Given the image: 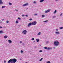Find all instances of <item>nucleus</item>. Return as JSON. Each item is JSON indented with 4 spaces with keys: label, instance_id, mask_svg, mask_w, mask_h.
<instances>
[{
    "label": "nucleus",
    "instance_id": "1",
    "mask_svg": "<svg viewBox=\"0 0 63 63\" xmlns=\"http://www.w3.org/2000/svg\"><path fill=\"white\" fill-rule=\"evenodd\" d=\"M16 59H12L9 60L8 62V63H15L16 62Z\"/></svg>",
    "mask_w": 63,
    "mask_h": 63
},
{
    "label": "nucleus",
    "instance_id": "2",
    "mask_svg": "<svg viewBox=\"0 0 63 63\" xmlns=\"http://www.w3.org/2000/svg\"><path fill=\"white\" fill-rule=\"evenodd\" d=\"M54 43L55 46H58L59 45V42L58 41H54Z\"/></svg>",
    "mask_w": 63,
    "mask_h": 63
},
{
    "label": "nucleus",
    "instance_id": "3",
    "mask_svg": "<svg viewBox=\"0 0 63 63\" xmlns=\"http://www.w3.org/2000/svg\"><path fill=\"white\" fill-rule=\"evenodd\" d=\"M32 25H36L37 24V22L36 21H34L32 22Z\"/></svg>",
    "mask_w": 63,
    "mask_h": 63
},
{
    "label": "nucleus",
    "instance_id": "4",
    "mask_svg": "<svg viewBox=\"0 0 63 63\" xmlns=\"http://www.w3.org/2000/svg\"><path fill=\"white\" fill-rule=\"evenodd\" d=\"M27 33V31L26 30H24L22 32V33L24 34V35H26Z\"/></svg>",
    "mask_w": 63,
    "mask_h": 63
},
{
    "label": "nucleus",
    "instance_id": "5",
    "mask_svg": "<svg viewBox=\"0 0 63 63\" xmlns=\"http://www.w3.org/2000/svg\"><path fill=\"white\" fill-rule=\"evenodd\" d=\"M55 33L56 35H59L60 34V32L58 31L55 32Z\"/></svg>",
    "mask_w": 63,
    "mask_h": 63
},
{
    "label": "nucleus",
    "instance_id": "6",
    "mask_svg": "<svg viewBox=\"0 0 63 63\" xmlns=\"http://www.w3.org/2000/svg\"><path fill=\"white\" fill-rule=\"evenodd\" d=\"M50 10L49 9L48 10H46L45 11V13H48V12H49Z\"/></svg>",
    "mask_w": 63,
    "mask_h": 63
},
{
    "label": "nucleus",
    "instance_id": "7",
    "mask_svg": "<svg viewBox=\"0 0 63 63\" xmlns=\"http://www.w3.org/2000/svg\"><path fill=\"white\" fill-rule=\"evenodd\" d=\"M28 5V3H26L25 4H23L22 5V6L23 7H24L25 6H27Z\"/></svg>",
    "mask_w": 63,
    "mask_h": 63
},
{
    "label": "nucleus",
    "instance_id": "8",
    "mask_svg": "<svg viewBox=\"0 0 63 63\" xmlns=\"http://www.w3.org/2000/svg\"><path fill=\"white\" fill-rule=\"evenodd\" d=\"M32 25V23L30 22L29 23L28 25V27H30Z\"/></svg>",
    "mask_w": 63,
    "mask_h": 63
},
{
    "label": "nucleus",
    "instance_id": "9",
    "mask_svg": "<svg viewBox=\"0 0 63 63\" xmlns=\"http://www.w3.org/2000/svg\"><path fill=\"white\" fill-rule=\"evenodd\" d=\"M8 42H9V44H11L12 43V41L11 40H8Z\"/></svg>",
    "mask_w": 63,
    "mask_h": 63
},
{
    "label": "nucleus",
    "instance_id": "10",
    "mask_svg": "<svg viewBox=\"0 0 63 63\" xmlns=\"http://www.w3.org/2000/svg\"><path fill=\"white\" fill-rule=\"evenodd\" d=\"M2 2V0H0V4H3V2Z\"/></svg>",
    "mask_w": 63,
    "mask_h": 63
},
{
    "label": "nucleus",
    "instance_id": "11",
    "mask_svg": "<svg viewBox=\"0 0 63 63\" xmlns=\"http://www.w3.org/2000/svg\"><path fill=\"white\" fill-rule=\"evenodd\" d=\"M36 42H39L40 41V40H39V39H36Z\"/></svg>",
    "mask_w": 63,
    "mask_h": 63
},
{
    "label": "nucleus",
    "instance_id": "12",
    "mask_svg": "<svg viewBox=\"0 0 63 63\" xmlns=\"http://www.w3.org/2000/svg\"><path fill=\"white\" fill-rule=\"evenodd\" d=\"M8 38V36L7 35H5L4 36V38L5 39H6Z\"/></svg>",
    "mask_w": 63,
    "mask_h": 63
},
{
    "label": "nucleus",
    "instance_id": "13",
    "mask_svg": "<svg viewBox=\"0 0 63 63\" xmlns=\"http://www.w3.org/2000/svg\"><path fill=\"white\" fill-rule=\"evenodd\" d=\"M52 49V48L51 47H48V48H47V49H48V50H49V49Z\"/></svg>",
    "mask_w": 63,
    "mask_h": 63
},
{
    "label": "nucleus",
    "instance_id": "14",
    "mask_svg": "<svg viewBox=\"0 0 63 63\" xmlns=\"http://www.w3.org/2000/svg\"><path fill=\"white\" fill-rule=\"evenodd\" d=\"M4 32L2 31H0V33H3Z\"/></svg>",
    "mask_w": 63,
    "mask_h": 63
},
{
    "label": "nucleus",
    "instance_id": "15",
    "mask_svg": "<svg viewBox=\"0 0 63 63\" xmlns=\"http://www.w3.org/2000/svg\"><path fill=\"white\" fill-rule=\"evenodd\" d=\"M41 32H40L37 34V35H41Z\"/></svg>",
    "mask_w": 63,
    "mask_h": 63
},
{
    "label": "nucleus",
    "instance_id": "16",
    "mask_svg": "<svg viewBox=\"0 0 63 63\" xmlns=\"http://www.w3.org/2000/svg\"><path fill=\"white\" fill-rule=\"evenodd\" d=\"M44 0H40V2H44Z\"/></svg>",
    "mask_w": 63,
    "mask_h": 63
},
{
    "label": "nucleus",
    "instance_id": "17",
    "mask_svg": "<svg viewBox=\"0 0 63 63\" xmlns=\"http://www.w3.org/2000/svg\"><path fill=\"white\" fill-rule=\"evenodd\" d=\"M63 27H62L60 28V29H63Z\"/></svg>",
    "mask_w": 63,
    "mask_h": 63
},
{
    "label": "nucleus",
    "instance_id": "18",
    "mask_svg": "<svg viewBox=\"0 0 63 63\" xmlns=\"http://www.w3.org/2000/svg\"><path fill=\"white\" fill-rule=\"evenodd\" d=\"M9 5H12V3H11V2H9Z\"/></svg>",
    "mask_w": 63,
    "mask_h": 63
},
{
    "label": "nucleus",
    "instance_id": "19",
    "mask_svg": "<svg viewBox=\"0 0 63 63\" xmlns=\"http://www.w3.org/2000/svg\"><path fill=\"white\" fill-rule=\"evenodd\" d=\"M2 8H6V6H3L2 7Z\"/></svg>",
    "mask_w": 63,
    "mask_h": 63
},
{
    "label": "nucleus",
    "instance_id": "20",
    "mask_svg": "<svg viewBox=\"0 0 63 63\" xmlns=\"http://www.w3.org/2000/svg\"><path fill=\"white\" fill-rule=\"evenodd\" d=\"M57 12V11H56V10H55L54 12V14H55V13H56Z\"/></svg>",
    "mask_w": 63,
    "mask_h": 63
},
{
    "label": "nucleus",
    "instance_id": "21",
    "mask_svg": "<svg viewBox=\"0 0 63 63\" xmlns=\"http://www.w3.org/2000/svg\"><path fill=\"white\" fill-rule=\"evenodd\" d=\"M47 21H48V20H46V21H44V22H47Z\"/></svg>",
    "mask_w": 63,
    "mask_h": 63
},
{
    "label": "nucleus",
    "instance_id": "22",
    "mask_svg": "<svg viewBox=\"0 0 63 63\" xmlns=\"http://www.w3.org/2000/svg\"><path fill=\"white\" fill-rule=\"evenodd\" d=\"M45 17L44 15H43L42 16V17Z\"/></svg>",
    "mask_w": 63,
    "mask_h": 63
},
{
    "label": "nucleus",
    "instance_id": "23",
    "mask_svg": "<svg viewBox=\"0 0 63 63\" xmlns=\"http://www.w3.org/2000/svg\"><path fill=\"white\" fill-rule=\"evenodd\" d=\"M43 58H42L40 60H39L40 61H42V60H43Z\"/></svg>",
    "mask_w": 63,
    "mask_h": 63
},
{
    "label": "nucleus",
    "instance_id": "24",
    "mask_svg": "<svg viewBox=\"0 0 63 63\" xmlns=\"http://www.w3.org/2000/svg\"><path fill=\"white\" fill-rule=\"evenodd\" d=\"M42 51H43L41 50H40L39 51L40 52H42Z\"/></svg>",
    "mask_w": 63,
    "mask_h": 63
},
{
    "label": "nucleus",
    "instance_id": "25",
    "mask_svg": "<svg viewBox=\"0 0 63 63\" xmlns=\"http://www.w3.org/2000/svg\"><path fill=\"white\" fill-rule=\"evenodd\" d=\"M47 63H50V61H48L47 62Z\"/></svg>",
    "mask_w": 63,
    "mask_h": 63
},
{
    "label": "nucleus",
    "instance_id": "26",
    "mask_svg": "<svg viewBox=\"0 0 63 63\" xmlns=\"http://www.w3.org/2000/svg\"><path fill=\"white\" fill-rule=\"evenodd\" d=\"M21 53H23V51L22 50H21Z\"/></svg>",
    "mask_w": 63,
    "mask_h": 63
},
{
    "label": "nucleus",
    "instance_id": "27",
    "mask_svg": "<svg viewBox=\"0 0 63 63\" xmlns=\"http://www.w3.org/2000/svg\"><path fill=\"white\" fill-rule=\"evenodd\" d=\"M33 3H34V4H36V2L35 1H34L33 2Z\"/></svg>",
    "mask_w": 63,
    "mask_h": 63
},
{
    "label": "nucleus",
    "instance_id": "28",
    "mask_svg": "<svg viewBox=\"0 0 63 63\" xmlns=\"http://www.w3.org/2000/svg\"><path fill=\"white\" fill-rule=\"evenodd\" d=\"M44 48L45 49H47V48L46 47H45Z\"/></svg>",
    "mask_w": 63,
    "mask_h": 63
},
{
    "label": "nucleus",
    "instance_id": "29",
    "mask_svg": "<svg viewBox=\"0 0 63 63\" xmlns=\"http://www.w3.org/2000/svg\"><path fill=\"white\" fill-rule=\"evenodd\" d=\"M62 15H63V13H61V14H60V16H62Z\"/></svg>",
    "mask_w": 63,
    "mask_h": 63
},
{
    "label": "nucleus",
    "instance_id": "30",
    "mask_svg": "<svg viewBox=\"0 0 63 63\" xmlns=\"http://www.w3.org/2000/svg\"><path fill=\"white\" fill-rule=\"evenodd\" d=\"M16 23H18V21H16Z\"/></svg>",
    "mask_w": 63,
    "mask_h": 63
},
{
    "label": "nucleus",
    "instance_id": "31",
    "mask_svg": "<svg viewBox=\"0 0 63 63\" xmlns=\"http://www.w3.org/2000/svg\"><path fill=\"white\" fill-rule=\"evenodd\" d=\"M34 40V38H32V41H33V40Z\"/></svg>",
    "mask_w": 63,
    "mask_h": 63
},
{
    "label": "nucleus",
    "instance_id": "32",
    "mask_svg": "<svg viewBox=\"0 0 63 63\" xmlns=\"http://www.w3.org/2000/svg\"><path fill=\"white\" fill-rule=\"evenodd\" d=\"M31 21V20H32V19L31 18H30L29 19Z\"/></svg>",
    "mask_w": 63,
    "mask_h": 63
},
{
    "label": "nucleus",
    "instance_id": "33",
    "mask_svg": "<svg viewBox=\"0 0 63 63\" xmlns=\"http://www.w3.org/2000/svg\"><path fill=\"white\" fill-rule=\"evenodd\" d=\"M22 16H23V17H24V16H25V15H22Z\"/></svg>",
    "mask_w": 63,
    "mask_h": 63
},
{
    "label": "nucleus",
    "instance_id": "34",
    "mask_svg": "<svg viewBox=\"0 0 63 63\" xmlns=\"http://www.w3.org/2000/svg\"><path fill=\"white\" fill-rule=\"evenodd\" d=\"M9 21H7L6 22L7 23H9Z\"/></svg>",
    "mask_w": 63,
    "mask_h": 63
},
{
    "label": "nucleus",
    "instance_id": "35",
    "mask_svg": "<svg viewBox=\"0 0 63 63\" xmlns=\"http://www.w3.org/2000/svg\"><path fill=\"white\" fill-rule=\"evenodd\" d=\"M38 15L37 14H34V16H37Z\"/></svg>",
    "mask_w": 63,
    "mask_h": 63
},
{
    "label": "nucleus",
    "instance_id": "36",
    "mask_svg": "<svg viewBox=\"0 0 63 63\" xmlns=\"http://www.w3.org/2000/svg\"><path fill=\"white\" fill-rule=\"evenodd\" d=\"M25 16H26L27 17H28V15H26Z\"/></svg>",
    "mask_w": 63,
    "mask_h": 63
},
{
    "label": "nucleus",
    "instance_id": "37",
    "mask_svg": "<svg viewBox=\"0 0 63 63\" xmlns=\"http://www.w3.org/2000/svg\"><path fill=\"white\" fill-rule=\"evenodd\" d=\"M48 43H49L48 41H47V42H46V43H47V44H48Z\"/></svg>",
    "mask_w": 63,
    "mask_h": 63
},
{
    "label": "nucleus",
    "instance_id": "38",
    "mask_svg": "<svg viewBox=\"0 0 63 63\" xmlns=\"http://www.w3.org/2000/svg\"><path fill=\"white\" fill-rule=\"evenodd\" d=\"M56 31H58V29H56Z\"/></svg>",
    "mask_w": 63,
    "mask_h": 63
},
{
    "label": "nucleus",
    "instance_id": "39",
    "mask_svg": "<svg viewBox=\"0 0 63 63\" xmlns=\"http://www.w3.org/2000/svg\"><path fill=\"white\" fill-rule=\"evenodd\" d=\"M18 19H20V17H18Z\"/></svg>",
    "mask_w": 63,
    "mask_h": 63
},
{
    "label": "nucleus",
    "instance_id": "40",
    "mask_svg": "<svg viewBox=\"0 0 63 63\" xmlns=\"http://www.w3.org/2000/svg\"><path fill=\"white\" fill-rule=\"evenodd\" d=\"M4 63H6V61H4Z\"/></svg>",
    "mask_w": 63,
    "mask_h": 63
},
{
    "label": "nucleus",
    "instance_id": "41",
    "mask_svg": "<svg viewBox=\"0 0 63 63\" xmlns=\"http://www.w3.org/2000/svg\"><path fill=\"white\" fill-rule=\"evenodd\" d=\"M15 11H16L17 12V11H18V10H15Z\"/></svg>",
    "mask_w": 63,
    "mask_h": 63
},
{
    "label": "nucleus",
    "instance_id": "42",
    "mask_svg": "<svg viewBox=\"0 0 63 63\" xmlns=\"http://www.w3.org/2000/svg\"><path fill=\"white\" fill-rule=\"evenodd\" d=\"M56 16H53V18H54V17H55Z\"/></svg>",
    "mask_w": 63,
    "mask_h": 63
},
{
    "label": "nucleus",
    "instance_id": "43",
    "mask_svg": "<svg viewBox=\"0 0 63 63\" xmlns=\"http://www.w3.org/2000/svg\"><path fill=\"white\" fill-rule=\"evenodd\" d=\"M2 28V27L1 26H0V28Z\"/></svg>",
    "mask_w": 63,
    "mask_h": 63
},
{
    "label": "nucleus",
    "instance_id": "44",
    "mask_svg": "<svg viewBox=\"0 0 63 63\" xmlns=\"http://www.w3.org/2000/svg\"><path fill=\"white\" fill-rule=\"evenodd\" d=\"M20 43H22V42L21 41H20Z\"/></svg>",
    "mask_w": 63,
    "mask_h": 63
},
{
    "label": "nucleus",
    "instance_id": "45",
    "mask_svg": "<svg viewBox=\"0 0 63 63\" xmlns=\"http://www.w3.org/2000/svg\"><path fill=\"white\" fill-rule=\"evenodd\" d=\"M4 20V19H1V20H2V21H3V20Z\"/></svg>",
    "mask_w": 63,
    "mask_h": 63
},
{
    "label": "nucleus",
    "instance_id": "46",
    "mask_svg": "<svg viewBox=\"0 0 63 63\" xmlns=\"http://www.w3.org/2000/svg\"><path fill=\"white\" fill-rule=\"evenodd\" d=\"M53 48L54 49H55V47H53Z\"/></svg>",
    "mask_w": 63,
    "mask_h": 63
},
{
    "label": "nucleus",
    "instance_id": "47",
    "mask_svg": "<svg viewBox=\"0 0 63 63\" xmlns=\"http://www.w3.org/2000/svg\"><path fill=\"white\" fill-rule=\"evenodd\" d=\"M58 0H55L56 1H57Z\"/></svg>",
    "mask_w": 63,
    "mask_h": 63
},
{
    "label": "nucleus",
    "instance_id": "48",
    "mask_svg": "<svg viewBox=\"0 0 63 63\" xmlns=\"http://www.w3.org/2000/svg\"><path fill=\"white\" fill-rule=\"evenodd\" d=\"M33 42H34V43H35V41H33Z\"/></svg>",
    "mask_w": 63,
    "mask_h": 63
},
{
    "label": "nucleus",
    "instance_id": "49",
    "mask_svg": "<svg viewBox=\"0 0 63 63\" xmlns=\"http://www.w3.org/2000/svg\"><path fill=\"white\" fill-rule=\"evenodd\" d=\"M0 23H2V22H0Z\"/></svg>",
    "mask_w": 63,
    "mask_h": 63
},
{
    "label": "nucleus",
    "instance_id": "50",
    "mask_svg": "<svg viewBox=\"0 0 63 63\" xmlns=\"http://www.w3.org/2000/svg\"><path fill=\"white\" fill-rule=\"evenodd\" d=\"M18 26L19 27H20V26L19 25Z\"/></svg>",
    "mask_w": 63,
    "mask_h": 63
},
{
    "label": "nucleus",
    "instance_id": "51",
    "mask_svg": "<svg viewBox=\"0 0 63 63\" xmlns=\"http://www.w3.org/2000/svg\"><path fill=\"white\" fill-rule=\"evenodd\" d=\"M25 63H27V62H26Z\"/></svg>",
    "mask_w": 63,
    "mask_h": 63
},
{
    "label": "nucleus",
    "instance_id": "52",
    "mask_svg": "<svg viewBox=\"0 0 63 63\" xmlns=\"http://www.w3.org/2000/svg\"><path fill=\"white\" fill-rule=\"evenodd\" d=\"M27 9H28V8L27 9Z\"/></svg>",
    "mask_w": 63,
    "mask_h": 63
}]
</instances>
